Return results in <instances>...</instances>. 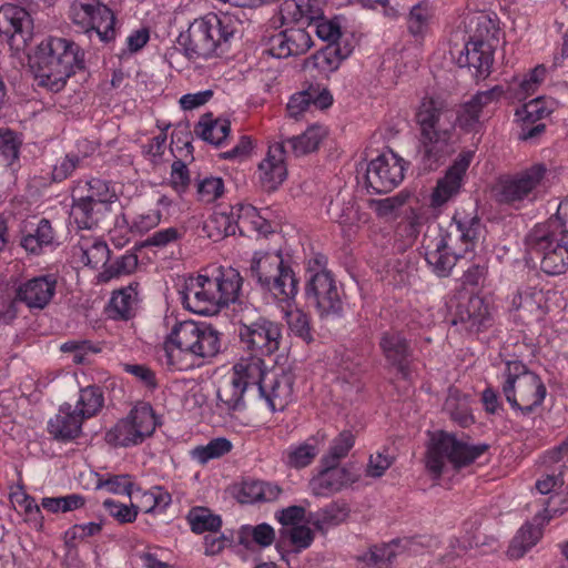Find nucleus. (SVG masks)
Returning <instances> with one entry per match:
<instances>
[{
  "instance_id": "28",
  "label": "nucleus",
  "mask_w": 568,
  "mask_h": 568,
  "mask_svg": "<svg viewBox=\"0 0 568 568\" xmlns=\"http://www.w3.org/2000/svg\"><path fill=\"white\" fill-rule=\"evenodd\" d=\"M257 287L278 302H288L293 300L298 292V281L291 265L286 263Z\"/></svg>"
},
{
  "instance_id": "31",
  "label": "nucleus",
  "mask_w": 568,
  "mask_h": 568,
  "mask_svg": "<svg viewBox=\"0 0 568 568\" xmlns=\"http://www.w3.org/2000/svg\"><path fill=\"white\" fill-rule=\"evenodd\" d=\"M333 103V97L326 88L310 85L307 89L293 94L287 103V113L297 119L311 106L326 109Z\"/></svg>"
},
{
  "instance_id": "27",
  "label": "nucleus",
  "mask_w": 568,
  "mask_h": 568,
  "mask_svg": "<svg viewBox=\"0 0 568 568\" xmlns=\"http://www.w3.org/2000/svg\"><path fill=\"white\" fill-rule=\"evenodd\" d=\"M55 244V232L48 219H40L38 223H26L21 230L20 245L32 255H40L47 247Z\"/></svg>"
},
{
  "instance_id": "48",
  "label": "nucleus",
  "mask_w": 568,
  "mask_h": 568,
  "mask_svg": "<svg viewBox=\"0 0 568 568\" xmlns=\"http://www.w3.org/2000/svg\"><path fill=\"white\" fill-rule=\"evenodd\" d=\"M186 519L191 526V529L195 534H202L205 531H217L222 526V519L219 515H214L210 509L205 507L192 508Z\"/></svg>"
},
{
  "instance_id": "26",
  "label": "nucleus",
  "mask_w": 568,
  "mask_h": 568,
  "mask_svg": "<svg viewBox=\"0 0 568 568\" xmlns=\"http://www.w3.org/2000/svg\"><path fill=\"white\" fill-rule=\"evenodd\" d=\"M83 417L72 407L64 403L58 413L48 423L49 434L57 440L70 442L79 437L82 430Z\"/></svg>"
},
{
  "instance_id": "29",
  "label": "nucleus",
  "mask_w": 568,
  "mask_h": 568,
  "mask_svg": "<svg viewBox=\"0 0 568 568\" xmlns=\"http://www.w3.org/2000/svg\"><path fill=\"white\" fill-rule=\"evenodd\" d=\"M326 440V434L317 432L305 442L293 444L283 453V462L294 469H302L310 466L320 453L321 446Z\"/></svg>"
},
{
  "instance_id": "64",
  "label": "nucleus",
  "mask_w": 568,
  "mask_h": 568,
  "mask_svg": "<svg viewBox=\"0 0 568 568\" xmlns=\"http://www.w3.org/2000/svg\"><path fill=\"white\" fill-rule=\"evenodd\" d=\"M82 158L75 153H68L64 158L58 161L52 170V180L54 182H62L75 171L82 163Z\"/></svg>"
},
{
  "instance_id": "9",
  "label": "nucleus",
  "mask_w": 568,
  "mask_h": 568,
  "mask_svg": "<svg viewBox=\"0 0 568 568\" xmlns=\"http://www.w3.org/2000/svg\"><path fill=\"white\" fill-rule=\"evenodd\" d=\"M487 444L471 445L454 434L439 432L427 448L426 469L434 479L448 471L460 469L474 463L488 450Z\"/></svg>"
},
{
  "instance_id": "56",
  "label": "nucleus",
  "mask_w": 568,
  "mask_h": 568,
  "mask_svg": "<svg viewBox=\"0 0 568 568\" xmlns=\"http://www.w3.org/2000/svg\"><path fill=\"white\" fill-rule=\"evenodd\" d=\"M281 537H287L295 552H301L311 547L315 539L314 531L306 525L292 527L291 529H282Z\"/></svg>"
},
{
  "instance_id": "41",
  "label": "nucleus",
  "mask_w": 568,
  "mask_h": 568,
  "mask_svg": "<svg viewBox=\"0 0 568 568\" xmlns=\"http://www.w3.org/2000/svg\"><path fill=\"white\" fill-rule=\"evenodd\" d=\"M325 135V129L321 125H311L302 134L281 139L285 143L287 154L302 156L315 151Z\"/></svg>"
},
{
  "instance_id": "62",
  "label": "nucleus",
  "mask_w": 568,
  "mask_h": 568,
  "mask_svg": "<svg viewBox=\"0 0 568 568\" xmlns=\"http://www.w3.org/2000/svg\"><path fill=\"white\" fill-rule=\"evenodd\" d=\"M102 530L101 523L75 524L64 532V540L68 547H75L78 541L88 537L97 536Z\"/></svg>"
},
{
  "instance_id": "50",
  "label": "nucleus",
  "mask_w": 568,
  "mask_h": 568,
  "mask_svg": "<svg viewBox=\"0 0 568 568\" xmlns=\"http://www.w3.org/2000/svg\"><path fill=\"white\" fill-rule=\"evenodd\" d=\"M79 258L80 262L92 268L99 265H105L109 261L110 250L105 242L94 240L91 244L81 243L79 245Z\"/></svg>"
},
{
  "instance_id": "5",
  "label": "nucleus",
  "mask_w": 568,
  "mask_h": 568,
  "mask_svg": "<svg viewBox=\"0 0 568 568\" xmlns=\"http://www.w3.org/2000/svg\"><path fill=\"white\" fill-rule=\"evenodd\" d=\"M526 246L540 258L544 273L554 276L568 270V200L559 203L554 216L527 234Z\"/></svg>"
},
{
  "instance_id": "15",
  "label": "nucleus",
  "mask_w": 568,
  "mask_h": 568,
  "mask_svg": "<svg viewBox=\"0 0 568 568\" xmlns=\"http://www.w3.org/2000/svg\"><path fill=\"white\" fill-rule=\"evenodd\" d=\"M404 176V160L389 151L378 155L367 164L365 185L369 193H387L397 187Z\"/></svg>"
},
{
  "instance_id": "6",
  "label": "nucleus",
  "mask_w": 568,
  "mask_h": 568,
  "mask_svg": "<svg viewBox=\"0 0 568 568\" xmlns=\"http://www.w3.org/2000/svg\"><path fill=\"white\" fill-rule=\"evenodd\" d=\"M237 31V21L226 13H207L190 23L178 44L190 60H207L224 53Z\"/></svg>"
},
{
  "instance_id": "25",
  "label": "nucleus",
  "mask_w": 568,
  "mask_h": 568,
  "mask_svg": "<svg viewBox=\"0 0 568 568\" xmlns=\"http://www.w3.org/2000/svg\"><path fill=\"white\" fill-rule=\"evenodd\" d=\"M257 394L266 400L272 412L283 410L293 396V377L290 373L270 374Z\"/></svg>"
},
{
  "instance_id": "8",
  "label": "nucleus",
  "mask_w": 568,
  "mask_h": 568,
  "mask_svg": "<svg viewBox=\"0 0 568 568\" xmlns=\"http://www.w3.org/2000/svg\"><path fill=\"white\" fill-rule=\"evenodd\" d=\"M501 392L511 408L524 416L539 407L547 395L540 376L520 361L506 362L501 373Z\"/></svg>"
},
{
  "instance_id": "11",
  "label": "nucleus",
  "mask_w": 568,
  "mask_h": 568,
  "mask_svg": "<svg viewBox=\"0 0 568 568\" xmlns=\"http://www.w3.org/2000/svg\"><path fill=\"white\" fill-rule=\"evenodd\" d=\"M68 18L79 32L94 31L102 42L115 39L113 11L100 0H71Z\"/></svg>"
},
{
  "instance_id": "38",
  "label": "nucleus",
  "mask_w": 568,
  "mask_h": 568,
  "mask_svg": "<svg viewBox=\"0 0 568 568\" xmlns=\"http://www.w3.org/2000/svg\"><path fill=\"white\" fill-rule=\"evenodd\" d=\"M72 197H83V201L114 205L118 202L115 191L105 180L92 178L79 181L73 190Z\"/></svg>"
},
{
  "instance_id": "4",
  "label": "nucleus",
  "mask_w": 568,
  "mask_h": 568,
  "mask_svg": "<svg viewBox=\"0 0 568 568\" xmlns=\"http://www.w3.org/2000/svg\"><path fill=\"white\" fill-rule=\"evenodd\" d=\"M84 69V52L72 40L48 37L37 47L34 53V77L39 87L51 92L61 91L68 80Z\"/></svg>"
},
{
  "instance_id": "35",
  "label": "nucleus",
  "mask_w": 568,
  "mask_h": 568,
  "mask_svg": "<svg viewBox=\"0 0 568 568\" xmlns=\"http://www.w3.org/2000/svg\"><path fill=\"white\" fill-rule=\"evenodd\" d=\"M232 376L222 381L216 390V407L221 413L232 414L246 408L245 396L248 392Z\"/></svg>"
},
{
  "instance_id": "1",
  "label": "nucleus",
  "mask_w": 568,
  "mask_h": 568,
  "mask_svg": "<svg viewBox=\"0 0 568 568\" xmlns=\"http://www.w3.org/2000/svg\"><path fill=\"white\" fill-rule=\"evenodd\" d=\"M501 94L499 85L476 93L460 106L456 119L440 102L425 99L416 114L420 130L418 155L424 169H437L455 152V122L466 131L477 130L483 109L498 101Z\"/></svg>"
},
{
  "instance_id": "51",
  "label": "nucleus",
  "mask_w": 568,
  "mask_h": 568,
  "mask_svg": "<svg viewBox=\"0 0 568 568\" xmlns=\"http://www.w3.org/2000/svg\"><path fill=\"white\" fill-rule=\"evenodd\" d=\"M232 449V443L224 438L219 437L210 440L204 446H196L191 450V457L204 465L211 459L220 458Z\"/></svg>"
},
{
  "instance_id": "60",
  "label": "nucleus",
  "mask_w": 568,
  "mask_h": 568,
  "mask_svg": "<svg viewBox=\"0 0 568 568\" xmlns=\"http://www.w3.org/2000/svg\"><path fill=\"white\" fill-rule=\"evenodd\" d=\"M248 537H251L252 540L260 547L266 548L274 542L275 531L271 525L262 523L253 527L243 528L240 542L244 544L245 539Z\"/></svg>"
},
{
  "instance_id": "49",
  "label": "nucleus",
  "mask_w": 568,
  "mask_h": 568,
  "mask_svg": "<svg viewBox=\"0 0 568 568\" xmlns=\"http://www.w3.org/2000/svg\"><path fill=\"white\" fill-rule=\"evenodd\" d=\"M355 445V435L352 430L344 429L329 444L328 450L322 456L323 462L339 465Z\"/></svg>"
},
{
  "instance_id": "45",
  "label": "nucleus",
  "mask_w": 568,
  "mask_h": 568,
  "mask_svg": "<svg viewBox=\"0 0 568 568\" xmlns=\"http://www.w3.org/2000/svg\"><path fill=\"white\" fill-rule=\"evenodd\" d=\"M541 528L531 524L524 525L513 538L508 548V556L513 559L521 558L541 538Z\"/></svg>"
},
{
  "instance_id": "10",
  "label": "nucleus",
  "mask_w": 568,
  "mask_h": 568,
  "mask_svg": "<svg viewBox=\"0 0 568 568\" xmlns=\"http://www.w3.org/2000/svg\"><path fill=\"white\" fill-rule=\"evenodd\" d=\"M548 168L544 163H534L516 173L499 178L497 199L500 203L516 205L534 202L545 187Z\"/></svg>"
},
{
  "instance_id": "3",
  "label": "nucleus",
  "mask_w": 568,
  "mask_h": 568,
  "mask_svg": "<svg viewBox=\"0 0 568 568\" xmlns=\"http://www.w3.org/2000/svg\"><path fill=\"white\" fill-rule=\"evenodd\" d=\"M242 282L240 272L233 267H219L212 276H191L181 291L182 304L195 314L215 315L229 304L240 302Z\"/></svg>"
},
{
  "instance_id": "13",
  "label": "nucleus",
  "mask_w": 568,
  "mask_h": 568,
  "mask_svg": "<svg viewBox=\"0 0 568 568\" xmlns=\"http://www.w3.org/2000/svg\"><path fill=\"white\" fill-rule=\"evenodd\" d=\"M168 338L201 358H212L221 351V334L204 323L180 322L174 325Z\"/></svg>"
},
{
  "instance_id": "40",
  "label": "nucleus",
  "mask_w": 568,
  "mask_h": 568,
  "mask_svg": "<svg viewBox=\"0 0 568 568\" xmlns=\"http://www.w3.org/2000/svg\"><path fill=\"white\" fill-rule=\"evenodd\" d=\"M194 132L203 141L221 146L231 132V122L227 119H215L212 113H205L200 118Z\"/></svg>"
},
{
  "instance_id": "20",
  "label": "nucleus",
  "mask_w": 568,
  "mask_h": 568,
  "mask_svg": "<svg viewBox=\"0 0 568 568\" xmlns=\"http://www.w3.org/2000/svg\"><path fill=\"white\" fill-rule=\"evenodd\" d=\"M471 151L462 152L448 168L446 174L437 181L430 196V205L440 207L455 197L462 189L463 180L473 160Z\"/></svg>"
},
{
  "instance_id": "42",
  "label": "nucleus",
  "mask_w": 568,
  "mask_h": 568,
  "mask_svg": "<svg viewBox=\"0 0 568 568\" xmlns=\"http://www.w3.org/2000/svg\"><path fill=\"white\" fill-rule=\"evenodd\" d=\"M349 515V508L345 503L333 501L315 513H310L306 521L320 531L338 526Z\"/></svg>"
},
{
  "instance_id": "63",
  "label": "nucleus",
  "mask_w": 568,
  "mask_h": 568,
  "mask_svg": "<svg viewBox=\"0 0 568 568\" xmlns=\"http://www.w3.org/2000/svg\"><path fill=\"white\" fill-rule=\"evenodd\" d=\"M542 300V293L528 288L525 291H518L513 295L511 308L515 311L524 310L529 313L540 308V302Z\"/></svg>"
},
{
  "instance_id": "2",
  "label": "nucleus",
  "mask_w": 568,
  "mask_h": 568,
  "mask_svg": "<svg viewBox=\"0 0 568 568\" xmlns=\"http://www.w3.org/2000/svg\"><path fill=\"white\" fill-rule=\"evenodd\" d=\"M483 233L479 216L456 212L447 227H428L424 237L425 260L439 277L450 275L458 260L474 251Z\"/></svg>"
},
{
  "instance_id": "14",
  "label": "nucleus",
  "mask_w": 568,
  "mask_h": 568,
  "mask_svg": "<svg viewBox=\"0 0 568 568\" xmlns=\"http://www.w3.org/2000/svg\"><path fill=\"white\" fill-rule=\"evenodd\" d=\"M450 322L466 333L487 329L493 322L489 305L479 295L458 296L450 300Z\"/></svg>"
},
{
  "instance_id": "58",
  "label": "nucleus",
  "mask_w": 568,
  "mask_h": 568,
  "mask_svg": "<svg viewBox=\"0 0 568 568\" xmlns=\"http://www.w3.org/2000/svg\"><path fill=\"white\" fill-rule=\"evenodd\" d=\"M138 266V256L133 253H125L114 262L105 266L101 276L109 281L121 275L131 274Z\"/></svg>"
},
{
  "instance_id": "7",
  "label": "nucleus",
  "mask_w": 568,
  "mask_h": 568,
  "mask_svg": "<svg viewBox=\"0 0 568 568\" xmlns=\"http://www.w3.org/2000/svg\"><path fill=\"white\" fill-rule=\"evenodd\" d=\"M232 321L237 325L240 344L248 355L264 359L278 351L282 325L261 315L253 304L234 303Z\"/></svg>"
},
{
  "instance_id": "34",
  "label": "nucleus",
  "mask_w": 568,
  "mask_h": 568,
  "mask_svg": "<svg viewBox=\"0 0 568 568\" xmlns=\"http://www.w3.org/2000/svg\"><path fill=\"white\" fill-rule=\"evenodd\" d=\"M352 51L353 48L347 42L328 43L307 59L306 68L315 69L320 74L328 75L339 68L342 61L347 59Z\"/></svg>"
},
{
  "instance_id": "54",
  "label": "nucleus",
  "mask_w": 568,
  "mask_h": 568,
  "mask_svg": "<svg viewBox=\"0 0 568 568\" xmlns=\"http://www.w3.org/2000/svg\"><path fill=\"white\" fill-rule=\"evenodd\" d=\"M430 19V8L426 2H419L415 4L408 16L407 27L409 33L414 37L423 36L427 28Z\"/></svg>"
},
{
  "instance_id": "22",
  "label": "nucleus",
  "mask_w": 568,
  "mask_h": 568,
  "mask_svg": "<svg viewBox=\"0 0 568 568\" xmlns=\"http://www.w3.org/2000/svg\"><path fill=\"white\" fill-rule=\"evenodd\" d=\"M379 348L386 362L405 379L410 375L413 348L409 341L397 331H386L379 337Z\"/></svg>"
},
{
  "instance_id": "57",
  "label": "nucleus",
  "mask_w": 568,
  "mask_h": 568,
  "mask_svg": "<svg viewBox=\"0 0 568 568\" xmlns=\"http://www.w3.org/2000/svg\"><path fill=\"white\" fill-rule=\"evenodd\" d=\"M287 325L290 331L306 343L313 341L310 316L301 310L287 313Z\"/></svg>"
},
{
  "instance_id": "32",
  "label": "nucleus",
  "mask_w": 568,
  "mask_h": 568,
  "mask_svg": "<svg viewBox=\"0 0 568 568\" xmlns=\"http://www.w3.org/2000/svg\"><path fill=\"white\" fill-rule=\"evenodd\" d=\"M267 367L263 358L248 356L241 358L232 368V377L243 384L250 392H258L260 386L267 381Z\"/></svg>"
},
{
  "instance_id": "59",
  "label": "nucleus",
  "mask_w": 568,
  "mask_h": 568,
  "mask_svg": "<svg viewBox=\"0 0 568 568\" xmlns=\"http://www.w3.org/2000/svg\"><path fill=\"white\" fill-rule=\"evenodd\" d=\"M470 23L475 24V29L468 40H486L488 43L495 44L498 29L489 16L479 13L471 19Z\"/></svg>"
},
{
  "instance_id": "17",
  "label": "nucleus",
  "mask_w": 568,
  "mask_h": 568,
  "mask_svg": "<svg viewBox=\"0 0 568 568\" xmlns=\"http://www.w3.org/2000/svg\"><path fill=\"white\" fill-rule=\"evenodd\" d=\"M154 429L155 422L151 409L135 408L126 418L121 419L106 432L105 439L114 446L129 447L142 443L153 434Z\"/></svg>"
},
{
  "instance_id": "44",
  "label": "nucleus",
  "mask_w": 568,
  "mask_h": 568,
  "mask_svg": "<svg viewBox=\"0 0 568 568\" xmlns=\"http://www.w3.org/2000/svg\"><path fill=\"white\" fill-rule=\"evenodd\" d=\"M234 214L236 215L240 233L244 230H253L260 234H266L271 231V224L263 217L257 209L251 204L237 203L234 205Z\"/></svg>"
},
{
  "instance_id": "47",
  "label": "nucleus",
  "mask_w": 568,
  "mask_h": 568,
  "mask_svg": "<svg viewBox=\"0 0 568 568\" xmlns=\"http://www.w3.org/2000/svg\"><path fill=\"white\" fill-rule=\"evenodd\" d=\"M164 357L168 367L175 371L192 369L195 367L196 361L201 359L197 355L179 347L176 343L169 338L164 342Z\"/></svg>"
},
{
  "instance_id": "36",
  "label": "nucleus",
  "mask_w": 568,
  "mask_h": 568,
  "mask_svg": "<svg viewBox=\"0 0 568 568\" xmlns=\"http://www.w3.org/2000/svg\"><path fill=\"white\" fill-rule=\"evenodd\" d=\"M285 264L286 262L281 251H256L250 261L248 276L255 282L257 287Z\"/></svg>"
},
{
  "instance_id": "43",
  "label": "nucleus",
  "mask_w": 568,
  "mask_h": 568,
  "mask_svg": "<svg viewBox=\"0 0 568 568\" xmlns=\"http://www.w3.org/2000/svg\"><path fill=\"white\" fill-rule=\"evenodd\" d=\"M138 287V283H131L113 293L109 307L114 318L129 320L133 316L139 303Z\"/></svg>"
},
{
  "instance_id": "24",
  "label": "nucleus",
  "mask_w": 568,
  "mask_h": 568,
  "mask_svg": "<svg viewBox=\"0 0 568 568\" xmlns=\"http://www.w3.org/2000/svg\"><path fill=\"white\" fill-rule=\"evenodd\" d=\"M494 52V43L486 40H468L456 61L460 68L473 69L476 78L486 79L491 71Z\"/></svg>"
},
{
  "instance_id": "12",
  "label": "nucleus",
  "mask_w": 568,
  "mask_h": 568,
  "mask_svg": "<svg viewBox=\"0 0 568 568\" xmlns=\"http://www.w3.org/2000/svg\"><path fill=\"white\" fill-rule=\"evenodd\" d=\"M58 287V276L53 273L41 274L26 280L17 285L14 298L9 302L6 312L0 314L4 321L17 317V304L21 303L30 312L44 310L54 298Z\"/></svg>"
},
{
  "instance_id": "18",
  "label": "nucleus",
  "mask_w": 568,
  "mask_h": 568,
  "mask_svg": "<svg viewBox=\"0 0 568 568\" xmlns=\"http://www.w3.org/2000/svg\"><path fill=\"white\" fill-rule=\"evenodd\" d=\"M33 21L22 7L7 3L0 8V34L17 51L23 50L32 38Z\"/></svg>"
},
{
  "instance_id": "53",
  "label": "nucleus",
  "mask_w": 568,
  "mask_h": 568,
  "mask_svg": "<svg viewBox=\"0 0 568 568\" xmlns=\"http://www.w3.org/2000/svg\"><path fill=\"white\" fill-rule=\"evenodd\" d=\"M206 227L216 230L217 237L235 235L236 232L241 230V226L239 225L236 215L234 214V205L231 206L229 213L221 212L213 214L210 217Z\"/></svg>"
},
{
  "instance_id": "55",
  "label": "nucleus",
  "mask_w": 568,
  "mask_h": 568,
  "mask_svg": "<svg viewBox=\"0 0 568 568\" xmlns=\"http://www.w3.org/2000/svg\"><path fill=\"white\" fill-rule=\"evenodd\" d=\"M135 484L128 474L111 475L104 479H99L97 487L106 489L111 494L126 495L129 498L134 493Z\"/></svg>"
},
{
  "instance_id": "46",
  "label": "nucleus",
  "mask_w": 568,
  "mask_h": 568,
  "mask_svg": "<svg viewBox=\"0 0 568 568\" xmlns=\"http://www.w3.org/2000/svg\"><path fill=\"white\" fill-rule=\"evenodd\" d=\"M103 404L104 397L101 387L88 386L80 390L74 409H77L85 420L97 415L103 407Z\"/></svg>"
},
{
  "instance_id": "39",
  "label": "nucleus",
  "mask_w": 568,
  "mask_h": 568,
  "mask_svg": "<svg viewBox=\"0 0 568 568\" xmlns=\"http://www.w3.org/2000/svg\"><path fill=\"white\" fill-rule=\"evenodd\" d=\"M130 499L134 501L132 504L133 507H136L138 511L141 510L145 514L162 513L172 501L171 495L160 486H154L149 490H143L141 487L135 486Z\"/></svg>"
},
{
  "instance_id": "21",
  "label": "nucleus",
  "mask_w": 568,
  "mask_h": 568,
  "mask_svg": "<svg viewBox=\"0 0 568 568\" xmlns=\"http://www.w3.org/2000/svg\"><path fill=\"white\" fill-rule=\"evenodd\" d=\"M311 34L303 28H288L268 38L265 53L284 59L292 55L304 54L312 47Z\"/></svg>"
},
{
  "instance_id": "52",
  "label": "nucleus",
  "mask_w": 568,
  "mask_h": 568,
  "mask_svg": "<svg viewBox=\"0 0 568 568\" xmlns=\"http://www.w3.org/2000/svg\"><path fill=\"white\" fill-rule=\"evenodd\" d=\"M195 186L197 200L205 204L214 203L223 196L225 191L223 179L214 175L197 179Z\"/></svg>"
},
{
  "instance_id": "61",
  "label": "nucleus",
  "mask_w": 568,
  "mask_h": 568,
  "mask_svg": "<svg viewBox=\"0 0 568 568\" xmlns=\"http://www.w3.org/2000/svg\"><path fill=\"white\" fill-rule=\"evenodd\" d=\"M551 113V110L547 108L546 102L542 98H536L525 103L521 109L516 111V115L524 123H535L541 119H545Z\"/></svg>"
},
{
  "instance_id": "33",
  "label": "nucleus",
  "mask_w": 568,
  "mask_h": 568,
  "mask_svg": "<svg viewBox=\"0 0 568 568\" xmlns=\"http://www.w3.org/2000/svg\"><path fill=\"white\" fill-rule=\"evenodd\" d=\"M327 0H285L281 6L285 22L311 23L323 18Z\"/></svg>"
},
{
  "instance_id": "37",
  "label": "nucleus",
  "mask_w": 568,
  "mask_h": 568,
  "mask_svg": "<svg viewBox=\"0 0 568 568\" xmlns=\"http://www.w3.org/2000/svg\"><path fill=\"white\" fill-rule=\"evenodd\" d=\"M283 494L282 487L264 480L243 481L236 495L242 504L273 503Z\"/></svg>"
},
{
  "instance_id": "30",
  "label": "nucleus",
  "mask_w": 568,
  "mask_h": 568,
  "mask_svg": "<svg viewBox=\"0 0 568 568\" xmlns=\"http://www.w3.org/2000/svg\"><path fill=\"white\" fill-rule=\"evenodd\" d=\"M110 204L83 201V197H72L71 217L79 229L91 230L99 227L112 213Z\"/></svg>"
},
{
  "instance_id": "19",
  "label": "nucleus",
  "mask_w": 568,
  "mask_h": 568,
  "mask_svg": "<svg viewBox=\"0 0 568 568\" xmlns=\"http://www.w3.org/2000/svg\"><path fill=\"white\" fill-rule=\"evenodd\" d=\"M320 463L321 469L308 481L310 491L315 497H331L358 480V476L345 466L322 459Z\"/></svg>"
},
{
  "instance_id": "16",
  "label": "nucleus",
  "mask_w": 568,
  "mask_h": 568,
  "mask_svg": "<svg viewBox=\"0 0 568 568\" xmlns=\"http://www.w3.org/2000/svg\"><path fill=\"white\" fill-rule=\"evenodd\" d=\"M321 318H336L343 314L342 291L333 273H322L307 278L305 287Z\"/></svg>"
},
{
  "instance_id": "23",
  "label": "nucleus",
  "mask_w": 568,
  "mask_h": 568,
  "mask_svg": "<svg viewBox=\"0 0 568 568\" xmlns=\"http://www.w3.org/2000/svg\"><path fill=\"white\" fill-rule=\"evenodd\" d=\"M287 150L283 141H277L268 146L265 159L258 165V179L262 187L273 192L285 181L287 169L285 158Z\"/></svg>"
}]
</instances>
